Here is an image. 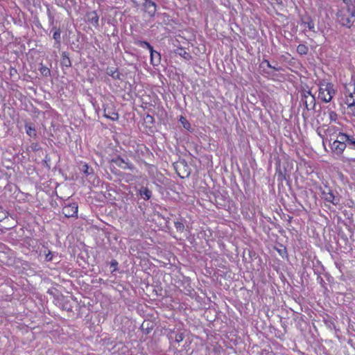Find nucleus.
<instances>
[{
  "label": "nucleus",
  "instance_id": "f257e3e1",
  "mask_svg": "<svg viewBox=\"0 0 355 355\" xmlns=\"http://www.w3.org/2000/svg\"><path fill=\"white\" fill-rule=\"evenodd\" d=\"M334 153L349 162L355 163V137L344 132H339L337 139L331 144Z\"/></svg>",
  "mask_w": 355,
  "mask_h": 355
},
{
  "label": "nucleus",
  "instance_id": "f03ea898",
  "mask_svg": "<svg viewBox=\"0 0 355 355\" xmlns=\"http://www.w3.org/2000/svg\"><path fill=\"white\" fill-rule=\"evenodd\" d=\"M338 22L344 27L351 28L355 20V9L349 7L345 10H339L336 14Z\"/></svg>",
  "mask_w": 355,
  "mask_h": 355
},
{
  "label": "nucleus",
  "instance_id": "7ed1b4c3",
  "mask_svg": "<svg viewBox=\"0 0 355 355\" xmlns=\"http://www.w3.org/2000/svg\"><path fill=\"white\" fill-rule=\"evenodd\" d=\"M300 102L304 105L307 111L314 110L316 105L315 97L311 94V90L302 89L300 92Z\"/></svg>",
  "mask_w": 355,
  "mask_h": 355
},
{
  "label": "nucleus",
  "instance_id": "20e7f679",
  "mask_svg": "<svg viewBox=\"0 0 355 355\" xmlns=\"http://www.w3.org/2000/svg\"><path fill=\"white\" fill-rule=\"evenodd\" d=\"M345 94L347 97L346 104L347 106L355 104V80H352L345 85Z\"/></svg>",
  "mask_w": 355,
  "mask_h": 355
},
{
  "label": "nucleus",
  "instance_id": "39448f33",
  "mask_svg": "<svg viewBox=\"0 0 355 355\" xmlns=\"http://www.w3.org/2000/svg\"><path fill=\"white\" fill-rule=\"evenodd\" d=\"M78 206L76 202L65 203L62 208V214L67 218L78 217Z\"/></svg>",
  "mask_w": 355,
  "mask_h": 355
},
{
  "label": "nucleus",
  "instance_id": "423d86ee",
  "mask_svg": "<svg viewBox=\"0 0 355 355\" xmlns=\"http://www.w3.org/2000/svg\"><path fill=\"white\" fill-rule=\"evenodd\" d=\"M112 162L123 169H130V171L135 169V166L129 162L128 159H125L120 155H117L116 157L113 158Z\"/></svg>",
  "mask_w": 355,
  "mask_h": 355
},
{
  "label": "nucleus",
  "instance_id": "0eeeda50",
  "mask_svg": "<svg viewBox=\"0 0 355 355\" xmlns=\"http://www.w3.org/2000/svg\"><path fill=\"white\" fill-rule=\"evenodd\" d=\"M144 2L142 3L144 11L148 13L150 17H155L157 6L155 2L152 0H144Z\"/></svg>",
  "mask_w": 355,
  "mask_h": 355
},
{
  "label": "nucleus",
  "instance_id": "6e6552de",
  "mask_svg": "<svg viewBox=\"0 0 355 355\" xmlns=\"http://www.w3.org/2000/svg\"><path fill=\"white\" fill-rule=\"evenodd\" d=\"M300 24L302 26H304V28H309V31H312L313 33H316L317 32L315 31V24H314V22H313V20L309 15H306V16H304V17H301V19H300Z\"/></svg>",
  "mask_w": 355,
  "mask_h": 355
},
{
  "label": "nucleus",
  "instance_id": "1a4fd4ad",
  "mask_svg": "<svg viewBox=\"0 0 355 355\" xmlns=\"http://www.w3.org/2000/svg\"><path fill=\"white\" fill-rule=\"evenodd\" d=\"M341 200V196L340 194L334 190L329 191V195L325 198V201L332 203L334 205H338L340 204Z\"/></svg>",
  "mask_w": 355,
  "mask_h": 355
},
{
  "label": "nucleus",
  "instance_id": "9d476101",
  "mask_svg": "<svg viewBox=\"0 0 355 355\" xmlns=\"http://www.w3.org/2000/svg\"><path fill=\"white\" fill-rule=\"evenodd\" d=\"M87 17V21L91 24L92 26H94L96 28H98L99 26V17L96 12V11H91L88 12L86 14Z\"/></svg>",
  "mask_w": 355,
  "mask_h": 355
},
{
  "label": "nucleus",
  "instance_id": "9b49d317",
  "mask_svg": "<svg viewBox=\"0 0 355 355\" xmlns=\"http://www.w3.org/2000/svg\"><path fill=\"white\" fill-rule=\"evenodd\" d=\"M324 89L327 90L328 98L324 97L323 102L329 103L332 100L333 97L336 94V90L334 89V85L331 83H327L325 85Z\"/></svg>",
  "mask_w": 355,
  "mask_h": 355
},
{
  "label": "nucleus",
  "instance_id": "f8f14e48",
  "mask_svg": "<svg viewBox=\"0 0 355 355\" xmlns=\"http://www.w3.org/2000/svg\"><path fill=\"white\" fill-rule=\"evenodd\" d=\"M104 116L112 121H116L119 119L118 113L108 105L104 107Z\"/></svg>",
  "mask_w": 355,
  "mask_h": 355
},
{
  "label": "nucleus",
  "instance_id": "ddd939ff",
  "mask_svg": "<svg viewBox=\"0 0 355 355\" xmlns=\"http://www.w3.org/2000/svg\"><path fill=\"white\" fill-rule=\"evenodd\" d=\"M71 301H73L72 298H71V299L67 298V297L62 298L61 300V301L60 302L61 308L63 310H65L67 311H73V305H72Z\"/></svg>",
  "mask_w": 355,
  "mask_h": 355
},
{
  "label": "nucleus",
  "instance_id": "4468645a",
  "mask_svg": "<svg viewBox=\"0 0 355 355\" xmlns=\"http://www.w3.org/2000/svg\"><path fill=\"white\" fill-rule=\"evenodd\" d=\"M150 62L153 66H157L161 62V54L155 51L153 49L150 50Z\"/></svg>",
  "mask_w": 355,
  "mask_h": 355
},
{
  "label": "nucleus",
  "instance_id": "2eb2a0df",
  "mask_svg": "<svg viewBox=\"0 0 355 355\" xmlns=\"http://www.w3.org/2000/svg\"><path fill=\"white\" fill-rule=\"evenodd\" d=\"M60 65L62 67L69 68L71 67V61L69 58V53L63 51L61 54Z\"/></svg>",
  "mask_w": 355,
  "mask_h": 355
},
{
  "label": "nucleus",
  "instance_id": "dca6fc26",
  "mask_svg": "<svg viewBox=\"0 0 355 355\" xmlns=\"http://www.w3.org/2000/svg\"><path fill=\"white\" fill-rule=\"evenodd\" d=\"M139 193L144 200H148L152 197V191L146 187H141L139 190Z\"/></svg>",
  "mask_w": 355,
  "mask_h": 355
},
{
  "label": "nucleus",
  "instance_id": "f3484780",
  "mask_svg": "<svg viewBox=\"0 0 355 355\" xmlns=\"http://www.w3.org/2000/svg\"><path fill=\"white\" fill-rule=\"evenodd\" d=\"M106 73L114 80H121V73L114 67H107Z\"/></svg>",
  "mask_w": 355,
  "mask_h": 355
},
{
  "label": "nucleus",
  "instance_id": "a211bd4d",
  "mask_svg": "<svg viewBox=\"0 0 355 355\" xmlns=\"http://www.w3.org/2000/svg\"><path fill=\"white\" fill-rule=\"evenodd\" d=\"M52 31H53V38L55 40V45L60 46V40H61V32L60 28H58L56 27H53L52 29Z\"/></svg>",
  "mask_w": 355,
  "mask_h": 355
},
{
  "label": "nucleus",
  "instance_id": "6ab92c4d",
  "mask_svg": "<svg viewBox=\"0 0 355 355\" xmlns=\"http://www.w3.org/2000/svg\"><path fill=\"white\" fill-rule=\"evenodd\" d=\"M25 129H26V134L28 135H29L31 137H36L37 135H36L35 128V127H33L31 123H26L25 124Z\"/></svg>",
  "mask_w": 355,
  "mask_h": 355
},
{
  "label": "nucleus",
  "instance_id": "aec40b11",
  "mask_svg": "<svg viewBox=\"0 0 355 355\" xmlns=\"http://www.w3.org/2000/svg\"><path fill=\"white\" fill-rule=\"evenodd\" d=\"M118 355H133L132 352L126 346H116Z\"/></svg>",
  "mask_w": 355,
  "mask_h": 355
},
{
  "label": "nucleus",
  "instance_id": "412c9836",
  "mask_svg": "<svg viewBox=\"0 0 355 355\" xmlns=\"http://www.w3.org/2000/svg\"><path fill=\"white\" fill-rule=\"evenodd\" d=\"M134 43L136 45H137L140 47H142V48H146V49H148L149 51L151 50L152 49H153V46H151V44L149 42H148L147 41L136 40H135Z\"/></svg>",
  "mask_w": 355,
  "mask_h": 355
},
{
  "label": "nucleus",
  "instance_id": "4be33fe9",
  "mask_svg": "<svg viewBox=\"0 0 355 355\" xmlns=\"http://www.w3.org/2000/svg\"><path fill=\"white\" fill-rule=\"evenodd\" d=\"M296 51L300 55H305L309 52V47L305 44H300L297 46Z\"/></svg>",
  "mask_w": 355,
  "mask_h": 355
},
{
  "label": "nucleus",
  "instance_id": "5701e85b",
  "mask_svg": "<svg viewBox=\"0 0 355 355\" xmlns=\"http://www.w3.org/2000/svg\"><path fill=\"white\" fill-rule=\"evenodd\" d=\"M175 53L180 55L181 57L184 58L187 60H189L191 58V55L189 53H187L183 48H179L178 49H177Z\"/></svg>",
  "mask_w": 355,
  "mask_h": 355
},
{
  "label": "nucleus",
  "instance_id": "b1692460",
  "mask_svg": "<svg viewBox=\"0 0 355 355\" xmlns=\"http://www.w3.org/2000/svg\"><path fill=\"white\" fill-rule=\"evenodd\" d=\"M81 171L87 176L94 173V170L90 168L87 164L83 165Z\"/></svg>",
  "mask_w": 355,
  "mask_h": 355
},
{
  "label": "nucleus",
  "instance_id": "393cba45",
  "mask_svg": "<svg viewBox=\"0 0 355 355\" xmlns=\"http://www.w3.org/2000/svg\"><path fill=\"white\" fill-rule=\"evenodd\" d=\"M180 122L182 123L184 129L187 130H189L191 129V124L185 117L181 116L180 118Z\"/></svg>",
  "mask_w": 355,
  "mask_h": 355
},
{
  "label": "nucleus",
  "instance_id": "a878e982",
  "mask_svg": "<svg viewBox=\"0 0 355 355\" xmlns=\"http://www.w3.org/2000/svg\"><path fill=\"white\" fill-rule=\"evenodd\" d=\"M40 71L43 76L48 77L51 75V70L49 67L42 65Z\"/></svg>",
  "mask_w": 355,
  "mask_h": 355
},
{
  "label": "nucleus",
  "instance_id": "bb28decb",
  "mask_svg": "<svg viewBox=\"0 0 355 355\" xmlns=\"http://www.w3.org/2000/svg\"><path fill=\"white\" fill-rule=\"evenodd\" d=\"M174 225L178 232H182L184 230V225L183 223L182 220L180 221H175Z\"/></svg>",
  "mask_w": 355,
  "mask_h": 355
},
{
  "label": "nucleus",
  "instance_id": "cd10ccee",
  "mask_svg": "<svg viewBox=\"0 0 355 355\" xmlns=\"http://www.w3.org/2000/svg\"><path fill=\"white\" fill-rule=\"evenodd\" d=\"M324 322L326 324V326L329 328V329H335L336 328V325H335V323H334V320H332L331 318H327V319H324Z\"/></svg>",
  "mask_w": 355,
  "mask_h": 355
},
{
  "label": "nucleus",
  "instance_id": "c85d7f7f",
  "mask_svg": "<svg viewBox=\"0 0 355 355\" xmlns=\"http://www.w3.org/2000/svg\"><path fill=\"white\" fill-rule=\"evenodd\" d=\"M110 267L112 268V273L118 270V261L115 259H112L110 261Z\"/></svg>",
  "mask_w": 355,
  "mask_h": 355
},
{
  "label": "nucleus",
  "instance_id": "c756f323",
  "mask_svg": "<svg viewBox=\"0 0 355 355\" xmlns=\"http://www.w3.org/2000/svg\"><path fill=\"white\" fill-rule=\"evenodd\" d=\"M184 338V335L183 333H181V332L177 333V334H175V341L177 343H180L181 341L183 340Z\"/></svg>",
  "mask_w": 355,
  "mask_h": 355
},
{
  "label": "nucleus",
  "instance_id": "7c9ffc66",
  "mask_svg": "<svg viewBox=\"0 0 355 355\" xmlns=\"http://www.w3.org/2000/svg\"><path fill=\"white\" fill-rule=\"evenodd\" d=\"M331 189L328 187H325L324 189H322L321 191V195H322V198L325 200V198H327V196L329 195V191H331Z\"/></svg>",
  "mask_w": 355,
  "mask_h": 355
},
{
  "label": "nucleus",
  "instance_id": "2f4dec72",
  "mask_svg": "<svg viewBox=\"0 0 355 355\" xmlns=\"http://www.w3.org/2000/svg\"><path fill=\"white\" fill-rule=\"evenodd\" d=\"M343 2L346 5L347 8L353 7L355 9V0H343Z\"/></svg>",
  "mask_w": 355,
  "mask_h": 355
},
{
  "label": "nucleus",
  "instance_id": "473e14b6",
  "mask_svg": "<svg viewBox=\"0 0 355 355\" xmlns=\"http://www.w3.org/2000/svg\"><path fill=\"white\" fill-rule=\"evenodd\" d=\"M338 118V114L334 111L329 112V119L331 121H336Z\"/></svg>",
  "mask_w": 355,
  "mask_h": 355
},
{
  "label": "nucleus",
  "instance_id": "72a5a7b5",
  "mask_svg": "<svg viewBox=\"0 0 355 355\" xmlns=\"http://www.w3.org/2000/svg\"><path fill=\"white\" fill-rule=\"evenodd\" d=\"M279 254L284 258V257H288V253H287V250H286V248L285 247H284L282 249H278L277 250Z\"/></svg>",
  "mask_w": 355,
  "mask_h": 355
},
{
  "label": "nucleus",
  "instance_id": "f704fd0d",
  "mask_svg": "<svg viewBox=\"0 0 355 355\" xmlns=\"http://www.w3.org/2000/svg\"><path fill=\"white\" fill-rule=\"evenodd\" d=\"M146 123L153 124L154 123V118L150 114H147L144 119Z\"/></svg>",
  "mask_w": 355,
  "mask_h": 355
},
{
  "label": "nucleus",
  "instance_id": "c9c22d12",
  "mask_svg": "<svg viewBox=\"0 0 355 355\" xmlns=\"http://www.w3.org/2000/svg\"><path fill=\"white\" fill-rule=\"evenodd\" d=\"M277 176L279 180H286L285 174L280 170L277 168Z\"/></svg>",
  "mask_w": 355,
  "mask_h": 355
},
{
  "label": "nucleus",
  "instance_id": "e433bc0d",
  "mask_svg": "<svg viewBox=\"0 0 355 355\" xmlns=\"http://www.w3.org/2000/svg\"><path fill=\"white\" fill-rule=\"evenodd\" d=\"M266 64V66H267L268 67H269V68H270V69H274L275 71H279V69H277V68L275 67L274 66H272V65L270 64V62H269L268 60H264L262 62L261 64Z\"/></svg>",
  "mask_w": 355,
  "mask_h": 355
},
{
  "label": "nucleus",
  "instance_id": "4c0bfd02",
  "mask_svg": "<svg viewBox=\"0 0 355 355\" xmlns=\"http://www.w3.org/2000/svg\"><path fill=\"white\" fill-rule=\"evenodd\" d=\"M53 253L50 251V250H48V253L45 254V260L46 261H51L53 260Z\"/></svg>",
  "mask_w": 355,
  "mask_h": 355
},
{
  "label": "nucleus",
  "instance_id": "58836bf2",
  "mask_svg": "<svg viewBox=\"0 0 355 355\" xmlns=\"http://www.w3.org/2000/svg\"><path fill=\"white\" fill-rule=\"evenodd\" d=\"M348 109H349V114L355 116V104L349 105Z\"/></svg>",
  "mask_w": 355,
  "mask_h": 355
},
{
  "label": "nucleus",
  "instance_id": "ea45409f",
  "mask_svg": "<svg viewBox=\"0 0 355 355\" xmlns=\"http://www.w3.org/2000/svg\"><path fill=\"white\" fill-rule=\"evenodd\" d=\"M317 281L322 287L324 286L325 282L320 275L318 276Z\"/></svg>",
  "mask_w": 355,
  "mask_h": 355
},
{
  "label": "nucleus",
  "instance_id": "a19ab883",
  "mask_svg": "<svg viewBox=\"0 0 355 355\" xmlns=\"http://www.w3.org/2000/svg\"><path fill=\"white\" fill-rule=\"evenodd\" d=\"M180 166L187 167V164L184 160L180 161L178 163H177V167H180Z\"/></svg>",
  "mask_w": 355,
  "mask_h": 355
},
{
  "label": "nucleus",
  "instance_id": "79ce46f5",
  "mask_svg": "<svg viewBox=\"0 0 355 355\" xmlns=\"http://www.w3.org/2000/svg\"><path fill=\"white\" fill-rule=\"evenodd\" d=\"M327 92L326 89H324V87L320 86L319 87L318 92L319 94H324V92Z\"/></svg>",
  "mask_w": 355,
  "mask_h": 355
},
{
  "label": "nucleus",
  "instance_id": "37998d69",
  "mask_svg": "<svg viewBox=\"0 0 355 355\" xmlns=\"http://www.w3.org/2000/svg\"><path fill=\"white\" fill-rule=\"evenodd\" d=\"M49 16L50 24H53V21H54V19H53V17L51 15L50 12H49Z\"/></svg>",
  "mask_w": 355,
  "mask_h": 355
},
{
  "label": "nucleus",
  "instance_id": "c03bdc74",
  "mask_svg": "<svg viewBox=\"0 0 355 355\" xmlns=\"http://www.w3.org/2000/svg\"><path fill=\"white\" fill-rule=\"evenodd\" d=\"M325 97V98H328V96H327V93L325 94V92H324V94H319V98L323 101V98Z\"/></svg>",
  "mask_w": 355,
  "mask_h": 355
},
{
  "label": "nucleus",
  "instance_id": "a18cd8bd",
  "mask_svg": "<svg viewBox=\"0 0 355 355\" xmlns=\"http://www.w3.org/2000/svg\"><path fill=\"white\" fill-rule=\"evenodd\" d=\"M327 83H325L324 80H322V81H320L319 83H318V86L320 87H325V85L327 84Z\"/></svg>",
  "mask_w": 355,
  "mask_h": 355
},
{
  "label": "nucleus",
  "instance_id": "49530a36",
  "mask_svg": "<svg viewBox=\"0 0 355 355\" xmlns=\"http://www.w3.org/2000/svg\"><path fill=\"white\" fill-rule=\"evenodd\" d=\"M6 217V213H0V221H1Z\"/></svg>",
  "mask_w": 355,
  "mask_h": 355
},
{
  "label": "nucleus",
  "instance_id": "de8ad7c7",
  "mask_svg": "<svg viewBox=\"0 0 355 355\" xmlns=\"http://www.w3.org/2000/svg\"><path fill=\"white\" fill-rule=\"evenodd\" d=\"M131 1L134 3L135 7H138L139 6V3L137 2V0H131Z\"/></svg>",
  "mask_w": 355,
  "mask_h": 355
},
{
  "label": "nucleus",
  "instance_id": "09e8293b",
  "mask_svg": "<svg viewBox=\"0 0 355 355\" xmlns=\"http://www.w3.org/2000/svg\"><path fill=\"white\" fill-rule=\"evenodd\" d=\"M276 3L279 5H283V1L282 0H275Z\"/></svg>",
  "mask_w": 355,
  "mask_h": 355
},
{
  "label": "nucleus",
  "instance_id": "8fccbe9b",
  "mask_svg": "<svg viewBox=\"0 0 355 355\" xmlns=\"http://www.w3.org/2000/svg\"><path fill=\"white\" fill-rule=\"evenodd\" d=\"M44 162L46 163L47 162H50V157L46 155L45 157Z\"/></svg>",
  "mask_w": 355,
  "mask_h": 355
},
{
  "label": "nucleus",
  "instance_id": "3c124183",
  "mask_svg": "<svg viewBox=\"0 0 355 355\" xmlns=\"http://www.w3.org/2000/svg\"><path fill=\"white\" fill-rule=\"evenodd\" d=\"M37 144H35L34 145V146L33 147V149L34 150H37Z\"/></svg>",
  "mask_w": 355,
  "mask_h": 355
},
{
  "label": "nucleus",
  "instance_id": "603ef678",
  "mask_svg": "<svg viewBox=\"0 0 355 355\" xmlns=\"http://www.w3.org/2000/svg\"><path fill=\"white\" fill-rule=\"evenodd\" d=\"M152 329V328H149L148 327L146 328V334H148L150 332V330Z\"/></svg>",
  "mask_w": 355,
  "mask_h": 355
},
{
  "label": "nucleus",
  "instance_id": "864d4df0",
  "mask_svg": "<svg viewBox=\"0 0 355 355\" xmlns=\"http://www.w3.org/2000/svg\"><path fill=\"white\" fill-rule=\"evenodd\" d=\"M302 116H303V117H304V119H306V118L307 117V116H306V112H303V113H302Z\"/></svg>",
  "mask_w": 355,
  "mask_h": 355
},
{
  "label": "nucleus",
  "instance_id": "5fc2aeb1",
  "mask_svg": "<svg viewBox=\"0 0 355 355\" xmlns=\"http://www.w3.org/2000/svg\"><path fill=\"white\" fill-rule=\"evenodd\" d=\"M292 218H293V217H291V216H289V219H288V221H289V222H291V220H292Z\"/></svg>",
  "mask_w": 355,
  "mask_h": 355
},
{
  "label": "nucleus",
  "instance_id": "6e6d98bb",
  "mask_svg": "<svg viewBox=\"0 0 355 355\" xmlns=\"http://www.w3.org/2000/svg\"><path fill=\"white\" fill-rule=\"evenodd\" d=\"M179 175L181 177V178H184V176L183 175L182 176L180 173H179Z\"/></svg>",
  "mask_w": 355,
  "mask_h": 355
}]
</instances>
